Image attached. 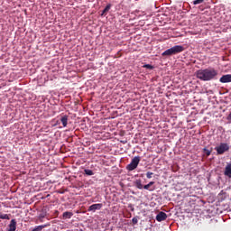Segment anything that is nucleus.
<instances>
[{
	"label": "nucleus",
	"instance_id": "412c9836",
	"mask_svg": "<svg viewBox=\"0 0 231 231\" xmlns=\"http://www.w3.org/2000/svg\"><path fill=\"white\" fill-rule=\"evenodd\" d=\"M202 3H205V0H195V1H193V5H201Z\"/></svg>",
	"mask_w": 231,
	"mask_h": 231
},
{
	"label": "nucleus",
	"instance_id": "f8f14e48",
	"mask_svg": "<svg viewBox=\"0 0 231 231\" xmlns=\"http://www.w3.org/2000/svg\"><path fill=\"white\" fill-rule=\"evenodd\" d=\"M60 122H61L63 127H67V125H68V116H66V115L61 116Z\"/></svg>",
	"mask_w": 231,
	"mask_h": 231
},
{
	"label": "nucleus",
	"instance_id": "0eeeda50",
	"mask_svg": "<svg viewBox=\"0 0 231 231\" xmlns=\"http://www.w3.org/2000/svg\"><path fill=\"white\" fill-rule=\"evenodd\" d=\"M219 82L222 84H227L228 82H231V74L223 75L220 78Z\"/></svg>",
	"mask_w": 231,
	"mask_h": 231
},
{
	"label": "nucleus",
	"instance_id": "39448f33",
	"mask_svg": "<svg viewBox=\"0 0 231 231\" xmlns=\"http://www.w3.org/2000/svg\"><path fill=\"white\" fill-rule=\"evenodd\" d=\"M165 219H167V213L160 211L159 214L156 216V221L162 223V221H165Z\"/></svg>",
	"mask_w": 231,
	"mask_h": 231
},
{
	"label": "nucleus",
	"instance_id": "7ed1b4c3",
	"mask_svg": "<svg viewBox=\"0 0 231 231\" xmlns=\"http://www.w3.org/2000/svg\"><path fill=\"white\" fill-rule=\"evenodd\" d=\"M215 151H217V153L219 155L225 154V152H228V151H230V145L226 143H221L215 148Z\"/></svg>",
	"mask_w": 231,
	"mask_h": 231
},
{
	"label": "nucleus",
	"instance_id": "b1692460",
	"mask_svg": "<svg viewBox=\"0 0 231 231\" xmlns=\"http://www.w3.org/2000/svg\"><path fill=\"white\" fill-rule=\"evenodd\" d=\"M39 220H40V223H42V221H43L42 218H39Z\"/></svg>",
	"mask_w": 231,
	"mask_h": 231
},
{
	"label": "nucleus",
	"instance_id": "f257e3e1",
	"mask_svg": "<svg viewBox=\"0 0 231 231\" xmlns=\"http://www.w3.org/2000/svg\"><path fill=\"white\" fill-rule=\"evenodd\" d=\"M197 79L208 82V80H214L217 77V70L214 69H199L196 73Z\"/></svg>",
	"mask_w": 231,
	"mask_h": 231
},
{
	"label": "nucleus",
	"instance_id": "2eb2a0df",
	"mask_svg": "<svg viewBox=\"0 0 231 231\" xmlns=\"http://www.w3.org/2000/svg\"><path fill=\"white\" fill-rule=\"evenodd\" d=\"M109 10H111V5H110V4L107 5L105 7V9L102 11L101 15H106V14H107V12H108Z\"/></svg>",
	"mask_w": 231,
	"mask_h": 231
},
{
	"label": "nucleus",
	"instance_id": "4468645a",
	"mask_svg": "<svg viewBox=\"0 0 231 231\" xmlns=\"http://www.w3.org/2000/svg\"><path fill=\"white\" fill-rule=\"evenodd\" d=\"M153 184H154V181H150L148 184L144 185L143 187V189H144L145 190H154V189H150L151 187H152Z\"/></svg>",
	"mask_w": 231,
	"mask_h": 231
},
{
	"label": "nucleus",
	"instance_id": "a211bd4d",
	"mask_svg": "<svg viewBox=\"0 0 231 231\" xmlns=\"http://www.w3.org/2000/svg\"><path fill=\"white\" fill-rule=\"evenodd\" d=\"M203 151H204V152L207 156H210V154H212V150H208L207 148H204Z\"/></svg>",
	"mask_w": 231,
	"mask_h": 231
},
{
	"label": "nucleus",
	"instance_id": "dca6fc26",
	"mask_svg": "<svg viewBox=\"0 0 231 231\" xmlns=\"http://www.w3.org/2000/svg\"><path fill=\"white\" fill-rule=\"evenodd\" d=\"M84 172H85V174H86L87 176H93V174H95V173L93 172V171L88 170V169H85V170H84Z\"/></svg>",
	"mask_w": 231,
	"mask_h": 231
},
{
	"label": "nucleus",
	"instance_id": "9d476101",
	"mask_svg": "<svg viewBox=\"0 0 231 231\" xmlns=\"http://www.w3.org/2000/svg\"><path fill=\"white\" fill-rule=\"evenodd\" d=\"M48 226H51L50 223H47L45 225L37 226L32 231H42L43 228H48Z\"/></svg>",
	"mask_w": 231,
	"mask_h": 231
},
{
	"label": "nucleus",
	"instance_id": "423d86ee",
	"mask_svg": "<svg viewBox=\"0 0 231 231\" xmlns=\"http://www.w3.org/2000/svg\"><path fill=\"white\" fill-rule=\"evenodd\" d=\"M102 204H93L90 207H88V212H97V210H100L102 208Z\"/></svg>",
	"mask_w": 231,
	"mask_h": 231
},
{
	"label": "nucleus",
	"instance_id": "f03ea898",
	"mask_svg": "<svg viewBox=\"0 0 231 231\" xmlns=\"http://www.w3.org/2000/svg\"><path fill=\"white\" fill-rule=\"evenodd\" d=\"M185 49L181 45H175L164 52L162 53V57H171V55H176L178 53H181Z\"/></svg>",
	"mask_w": 231,
	"mask_h": 231
},
{
	"label": "nucleus",
	"instance_id": "6e6552de",
	"mask_svg": "<svg viewBox=\"0 0 231 231\" xmlns=\"http://www.w3.org/2000/svg\"><path fill=\"white\" fill-rule=\"evenodd\" d=\"M15 230H17V222L15 221V219H12L9 224L8 231H15Z\"/></svg>",
	"mask_w": 231,
	"mask_h": 231
},
{
	"label": "nucleus",
	"instance_id": "9b49d317",
	"mask_svg": "<svg viewBox=\"0 0 231 231\" xmlns=\"http://www.w3.org/2000/svg\"><path fill=\"white\" fill-rule=\"evenodd\" d=\"M63 219H71L73 217V212L71 211H66L62 214Z\"/></svg>",
	"mask_w": 231,
	"mask_h": 231
},
{
	"label": "nucleus",
	"instance_id": "ddd939ff",
	"mask_svg": "<svg viewBox=\"0 0 231 231\" xmlns=\"http://www.w3.org/2000/svg\"><path fill=\"white\" fill-rule=\"evenodd\" d=\"M134 185L136 187V189H139L140 190H142V189H143V184H142V180L138 179L134 181Z\"/></svg>",
	"mask_w": 231,
	"mask_h": 231
},
{
	"label": "nucleus",
	"instance_id": "20e7f679",
	"mask_svg": "<svg viewBox=\"0 0 231 231\" xmlns=\"http://www.w3.org/2000/svg\"><path fill=\"white\" fill-rule=\"evenodd\" d=\"M142 158L140 156H135L132 159L131 162L126 166L127 171H134L140 163Z\"/></svg>",
	"mask_w": 231,
	"mask_h": 231
},
{
	"label": "nucleus",
	"instance_id": "f3484780",
	"mask_svg": "<svg viewBox=\"0 0 231 231\" xmlns=\"http://www.w3.org/2000/svg\"><path fill=\"white\" fill-rule=\"evenodd\" d=\"M0 219L10 220V215H8V214H0Z\"/></svg>",
	"mask_w": 231,
	"mask_h": 231
},
{
	"label": "nucleus",
	"instance_id": "5701e85b",
	"mask_svg": "<svg viewBox=\"0 0 231 231\" xmlns=\"http://www.w3.org/2000/svg\"><path fill=\"white\" fill-rule=\"evenodd\" d=\"M45 217H46V215H44V214L39 215V219H44Z\"/></svg>",
	"mask_w": 231,
	"mask_h": 231
},
{
	"label": "nucleus",
	"instance_id": "aec40b11",
	"mask_svg": "<svg viewBox=\"0 0 231 231\" xmlns=\"http://www.w3.org/2000/svg\"><path fill=\"white\" fill-rule=\"evenodd\" d=\"M152 176H154V173H153V172L147 171V173H146V178H147L148 180H151V178H152Z\"/></svg>",
	"mask_w": 231,
	"mask_h": 231
},
{
	"label": "nucleus",
	"instance_id": "1a4fd4ad",
	"mask_svg": "<svg viewBox=\"0 0 231 231\" xmlns=\"http://www.w3.org/2000/svg\"><path fill=\"white\" fill-rule=\"evenodd\" d=\"M224 174L225 176H227V178H231V163L226 166Z\"/></svg>",
	"mask_w": 231,
	"mask_h": 231
},
{
	"label": "nucleus",
	"instance_id": "6ab92c4d",
	"mask_svg": "<svg viewBox=\"0 0 231 231\" xmlns=\"http://www.w3.org/2000/svg\"><path fill=\"white\" fill-rule=\"evenodd\" d=\"M143 68H145L146 69H154V67L151 64H145Z\"/></svg>",
	"mask_w": 231,
	"mask_h": 231
},
{
	"label": "nucleus",
	"instance_id": "4be33fe9",
	"mask_svg": "<svg viewBox=\"0 0 231 231\" xmlns=\"http://www.w3.org/2000/svg\"><path fill=\"white\" fill-rule=\"evenodd\" d=\"M132 223H133L134 225H136V224L138 223V218L134 217V218L132 219Z\"/></svg>",
	"mask_w": 231,
	"mask_h": 231
}]
</instances>
